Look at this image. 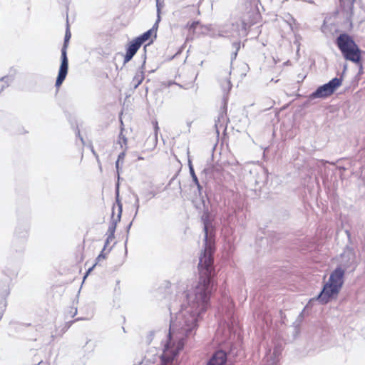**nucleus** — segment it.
I'll return each mask as SVG.
<instances>
[{
    "instance_id": "4468645a",
    "label": "nucleus",
    "mask_w": 365,
    "mask_h": 365,
    "mask_svg": "<svg viewBox=\"0 0 365 365\" xmlns=\"http://www.w3.org/2000/svg\"><path fill=\"white\" fill-rule=\"evenodd\" d=\"M227 123L226 111L222 110L220 112L217 119L215 120V126L217 132L219 133L220 129H225Z\"/></svg>"
},
{
    "instance_id": "dca6fc26",
    "label": "nucleus",
    "mask_w": 365,
    "mask_h": 365,
    "mask_svg": "<svg viewBox=\"0 0 365 365\" xmlns=\"http://www.w3.org/2000/svg\"><path fill=\"white\" fill-rule=\"evenodd\" d=\"M106 258V254H104V253H103V252H101V253L98 256V257L96 258V263H95L92 267H91L88 269V271H87V272H86V275L84 276V279H86V277L90 274V272L93 270V268H94L97 264H98L101 260H103V259H105Z\"/></svg>"
},
{
    "instance_id": "e433bc0d",
    "label": "nucleus",
    "mask_w": 365,
    "mask_h": 365,
    "mask_svg": "<svg viewBox=\"0 0 365 365\" xmlns=\"http://www.w3.org/2000/svg\"><path fill=\"white\" fill-rule=\"evenodd\" d=\"M224 101H225V104L226 103L225 101H226V98L225 97H224Z\"/></svg>"
},
{
    "instance_id": "f03ea898",
    "label": "nucleus",
    "mask_w": 365,
    "mask_h": 365,
    "mask_svg": "<svg viewBox=\"0 0 365 365\" xmlns=\"http://www.w3.org/2000/svg\"><path fill=\"white\" fill-rule=\"evenodd\" d=\"M336 44L346 60L356 63L360 71L363 69L361 61L362 51L351 36L346 33L341 34L336 38Z\"/></svg>"
},
{
    "instance_id": "6ab92c4d",
    "label": "nucleus",
    "mask_w": 365,
    "mask_h": 365,
    "mask_svg": "<svg viewBox=\"0 0 365 365\" xmlns=\"http://www.w3.org/2000/svg\"><path fill=\"white\" fill-rule=\"evenodd\" d=\"M13 78L10 76H4L1 78V81L4 82V85L1 86L0 92H1L5 88L9 86V83L12 81Z\"/></svg>"
},
{
    "instance_id": "bb28decb",
    "label": "nucleus",
    "mask_w": 365,
    "mask_h": 365,
    "mask_svg": "<svg viewBox=\"0 0 365 365\" xmlns=\"http://www.w3.org/2000/svg\"><path fill=\"white\" fill-rule=\"evenodd\" d=\"M91 152L94 155V156L96 157V160H97V162L100 165V168H101V162H100V160H99V157L98 155V154L96 153L94 148L93 146H91Z\"/></svg>"
},
{
    "instance_id": "473e14b6",
    "label": "nucleus",
    "mask_w": 365,
    "mask_h": 365,
    "mask_svg": "<svg viewBox=\"0 0 365 365\" xmlns=\"http://www.w3.org/2000/svg\"><path fill=\"white\" fill-rule=\"evenodd\" d=\"M119 163H120V161H118L117 160V161L115 162V168H116V170H117V172L118 173V169H119ZM118 175L119 176V174L118 173Z\"/></svg>"
},
{
    "instance_id": "f704fd0d",
    "label": "nucleus",
    "mask_w": 365,
    "mask_h": 365,
    "mask_svg": "<svg viewBox=\"0 0 365 365\" xmlns=\"http://www.w3.org/2000/svg\"><path fill=\"white\" fill-rule=\"evenodd\" d=\"M187 125H188L189 127H190V125H191V122H188V123H187Z\"/></svg>"
},
{
    "instance_id": "39448f33",
    "label": "nucleus",
    "mask_w": 365,
    "mask_h": 365,
    "mask_svg": "<svg viewBox=\"0 0 365 365\" xmlns=\"http://www.w3.org/2000/svg\"><path fill=\"white\" fill-rule=\"evenodd\" d=\"M342 83V78H334L327 83L319 86L314 92L310 96V99L314 98H324L330 96L336 89L339 87Z\"/></svg>"
},
{
    "instance_id": "a211bd4d",
    "label": "nucleus",
    "mask_w": 365,
    "mask_h": 365,
    "mask_svg": "<svg viewBox=\"0 0 365 365\" xmlns=\"http://www.w3.org/2000/svg\"><path fill=\"white\" fill-rule=\"evenodd\" d=\"M232 47L235 48V51L232 53V56H231L232 60L235 59L237 56V53L240 48V41L233 42Z\"/></svg>"
},
{
    "instance_id": "72a5a7b5",
    "label": "nucleus",
    "mask_w": 365,
    "mask_h": 365,
    "mask_svg": "<svg viewBox=\"0 0 365 365\" xmlns=\"http://www.w3.org/2000/svg\"><path fill=\"white\" fill-rule=\"evenodd\" d=\"M210 168H205L203 170H202V173H207V170H209Z\"/></svg>"
},
{
    "instance_id": "412c9836",
    "label": "nucleus",
    "mask_w": 365,
    "mask_h": 365,
    "mask_svg": "<svg viewBox=\"0 0 365 365\" xmlns=\"http://www.w3.org/2000/svg\"><path fill=\"white\" fill-rule=\"evenodd\" d=\"M118 143L120 144L121 148H123V145H126V144H127V138L123 134L122 132H120L119 134Z\"/></svg>"
},
{
    "instance_id": "f257e3e1",
    "label": "nucleus",
    "mask_w": 365,
    "mask_h": 365,
    "mask_svg": "<svg viewBox=\"0 0 365 365\" xmlns=\"http://www.w3.org/2000/svg\"><path fill=\"white\" fill-rule=\"evenodd\" d=\"M200 278L193 292L188 294L189 305L183 312L184 324L182 329L186 335L191 334L197 327V322L202 313L207 311L212 291V274L213 256L212 252H202L198 264Z\"/></svg>"
},
{
    "instance_id": "f8f14e48",
    "label": "nucleus",
    "mask_w": 365,
    "mask_h": 365,
    "mask_svg": "<svg viewBox=\"0 0 365 365\" xmlns=\"http://www.w3.org/2000/svg\"><path fill=\"white\" fill-rule=\"evenodd\" d=\"M141 44L135 38L133 41L130 42V44L128 46L126 50V54L124 57L123 63H126L130 61L134 55L136 53Z\"/></svg>"
},
{
    "instance_id": "2eb2a0df",
    "label": "nucleus",
    "mask_w": 365,
    "mask_h": 365,
    "mask_svg": "<svg viewBox=\"0 0 365 365\" xmlns=\"http://www.w3.org/2000/svg\"><path fill=\"white\" fill-rule=\"evenodd\" d=\"M153 29H150L143 34L142 35L135 38V39L142 45L144 42L148 40L152 34Z\"/></svg>"
},
{
    "instance_id": "6e6552de",
    "label": "nucleus",
    "mask_w": 365,
    "mask_h": 365,
    "mask_svg": "<svg viewBox=\"0 0 365 365\" xmlns=\"http://www.w3.org/2000/svg\"><path fill=\"white\" fill-rule=\"evenodd\" d=\"M146 46H144V53L142 55L143 58V63L140 66V68L137 71L135 75L132 79L131 85L133 86L134 89H136L139 85L143 82V81L145 78L144 75V69H145V64L146 61Z\"/></svg>"
},
{
    "instance_id": "9b49d317",
    "label": "nucleus",
    "mask_w": 365,
    "mask_h": 365,
    "mask_svg": "<svg viewBox=\"0 0 365 365\" xmlns=\"http://www.w3.org/2000/svg\"><path fill=\"white\" fill-rule=\"evenodd\" d=\"M227 362V354L224 351H216L207 365H225Z\"/></svg>"
},
{
    "instance_id": "b1692460",
    "label": "nucleus",
    "mask_w": 365,
    "mask_h": 365,
    "mask_svg": "<svg viewBox=\"0 0 365 365\" xmlns=\"http://www.w3.org/2000/svg\"><path fill=\"white\" fill-rule=\"evenodd\" d=\"M198 24H199V22H198V21H193V22H192L191 24H189V23H188V24H187V27H188V28H189V30H190V31H191V30L194 31V30L195 29V28H196L197 25H198Z\"/></svg>"
},
{
    "instance_id": "a878e982",
    "label": "nucleus",
    "mask_w": 365,
    "mask_h": 365,
    "mask_svg": "<svg viewBox=\"0 0 365 365\" xmlns=\"http://www.w3.org/2000/svg\"><path fill=\"white\" fill-rule=\"evenodd\" d=\"M145 196L148 198V200H149L155 196V192L153 191H148L145 194Z\"/></svg>"
},
{
    "instance_id": "20e7f679",
    "label": "nucleus",
    "mask_w": 365,
    "mask_h": 365,
    "mask_svg": "<svg viewBox=\"0 0 365 365\" xmlns=\"http://www.w3.org/2000/svg\"><path fill=\"white\" fill-rule=\"evenodd\" d=\"M71 34L69 30V24L68 21L67 20L66 24V31L64 37V42L63 47L61 48V63L58 71V74L56 78V86L58 87L60 86L63 81L65 80L67 73H68V58H67V47L68 44V41L71 38Z\"/></svg>"
},
{
    "instance_id": "1a4fd4ad",
    "label": "nucleus",
    "mask_w": 365,
    "mask_h": 365,
    "mask_svg": "<svg viewBox=\"0 0 365 365\" xmlns=\"http://www.w3.org/2000/svg\"><path fill=\"white\" fill-rule=\"evenodd\" d=\"M231 72L228 69L223 70L220 72L219 76V81L221 86V88L224 92V93L227 94L230 89L232 88V84L230 80V75Z\"/></svg>"
},
{
    "instance_id": "7ed1b4c3",
    "label": "nucleus",
    "mask_w": 365,
    "mask_h": 365,
    "mask_svg": "<svg viewBox=\"0 0 365 365\" xmlns=\"http://www.w3.org/2000/svg\"><path fill=\"white\" fill-rule=\"evenodd\" d=\"M344 273L345 270L340 267H336L331 273L328 282L325 283L322 291L318 296V299L322 304H327L337 297L344 284Z\"/></svg>"
},
{
    "instance_id": "9d476101",
    "label": "nucleus",
    "mask_w": 365,
    "mask_h": 365,
    "mask_svg": "<svg viewBox=\"0 0 365 365\" xmlns=\"http://www.w3.org/2000/svg\"><path fill=\"white\" fill-rule=\"evenodd\" d=\"M178 353V349L173 350L166 346L163 354L161 356L162 364L161 365H173V361Z\"/></svg>"
},
{
    "instance_id": "ddd939ff",
    "label": "nucleus",
    "mask_w": 365,
    "mask_h": 365,
    "mask_svg": "<svg viewBox=\"0 0 365 365\" xmlns=\"http://www.w3.org/2000/svg\"><path fill=\"white\" fill-rule=\"evenodd\" d=\"M356 0H340V6L346 19L353 15L354 5Z\"/></svg>"
},
{
    "instance_id": "5701e85b",
    "label": "nucleus",
    "mask_w": 365,
    "mask_h": 365,
    "mask_svg": "<svg viewBox=\"0 0 365 365\" xmlns=\"http://www.w3.org/2000/svg\"><path fill=\"white\" fill-rule=\"evenodd\" d=\"M134 197H135V204H134V206L135 207V215H136L138 214V210H139V207H140V205H139V197L138 196L137 194H133Z\"/></svg>"
},
{
    "instance_id": "0eeeda50",
    "label": "nucleus",
    "mask_w": 365,
    "mask_h": 365,
    "mask_svg": "<svg viewBox=\"0 0 365 365\" xmlns=\"http://www.w3.org/2000/svg\"><path fill=\"white\" fill-rule=\"evenodd\" d=\"M115 199H116V202H117V205H118V215H117L116 217H115L114 212L113 211L112 217H111L112 221H111L110 225L109 226V228H108V231L111 233V235H113L115 230L116 224L118 222H119L120 220V217H121V215H122V204L119 199V184L118 183L116 184V187H115Z\"/></svg>"
},
{
    "instance_id": "4be33fe9",
    "label": "nucleus",
    "mask_w": 365,
    "mask_h": 365,
    "mask_svg": "<svg viewBox=\"0 0 365 365\" xmlns=\"http://www.w3.org/2000/svg\"><path fill=\"white\" fill-rule=\"evenodd\" d=\"M165 0H156L157 14H160L161 9L164 6Z\"/></svg>"
},
{
    "instance_id": "423d86ee",
    "label": "nucleus",
    "mask_w": 365,
    "mask_h": 365,
    "mask_svg": "<svg viewBox=\"0 0 365 365\" xmlns=\"http://www.w3.org/2000/svg\"><path fill=\"white\" fill-rule=\"evenodd\" d=\"M202 220L203 221L204 225V232H205V247L203 251H213V244L214 241L212 239V237L211 235V232H210L209 230L211 227V222L207 219V216L203 215L202 217Z\"/></svg>"
},
{
    "instance_id": "7c9ffc66",
    "label": "nucleus",
    "mask_w": 365,
    "mask_h": 365,
    "mask_svg": "<svg viewBox=\"0 0 365 365\" xmlns=\"http://www.w3.org/2000/svg\"><path fill=\"white\" fill-rule=\"evenodd\" d=\"M113 237H110V236L108 237V239L106 240V242L105 243V245H104V246H103V247L101 251H105L106 250L107 244L108 243V241H109V239H113Z\"/></svg>"
},
{
    "instance_id": "393cba45",
    "label": "nucleus",
    "mask_w": 365,
    "mask_h": 365,
    "mask_svg": "<svg viewBox=\"0 0 365 365\" xmlns=\"http://www.w3.org/2000/svg\"><path fill=\"white\" fill-rule=\"evenodd\" d=\"M271 242L273 243L279 239V235L277 233H272L269 236Z\"/></svg>"
},
{
    "instance_id": "c85d7f7f",
    "label": "nucleus",
    "mask_w": 365,
    "mask_h": 365,
    "mask_svg": "<svg viewBox=\"0 0 365 365\" xmlns=\"http://www.w3.org/2000/svg\"><path fill=\"white\" fill-rule=\"evenodd\" d=\"M160 21V14H158V19H157V21L155 23V24L153 25V28L151 29H153V31L155 29H157L158 28V23L159 21Z\"/></svg>"
},
{
    "instance_id": "2f4dec72",
    "label": "nucleus",
    "mask_w": 365,
    "mask_h": 365,
    "mask_svg": "<svg viewBox=\"0 0 365 365\" xmlns=\"http://www.w3.org/2000/svg\"><path fill=\"white\" fill-rule=\"evenodd\" d=\"M76 135L79 137L80 140H81V142L83 143V138L81 136V134H80V130L78 128L76 129Z\"/></svg>"
},
{
    "instance_id": "c9c22d12",
    "label": "nucleus",
    "mask_w": 365,
    "mask_h": 365,
    "mask_svg": "<svg viewBox=\"0 0 365 365\" xmlns=\"http://www.w3.org/2000/svg\"><path fill=\"white\" fill-rule=\"evenodd\" d=\"M138 160H143V157H138Z\"/></svg>"
},
{
    "instance_id": "aec40b11",
    "label": "nucleus",
    "mask_w": 365,
    "mask_h": 365,
    "mask_svg": "<svg viewBox=\"0 0 365 365\" xmlns=\"http://www.w3.org/2000/svg\"><path fill=\"white\" fill-rule=\"evenodd\" d=\"M159 127L157 122L154 123V137L153 138V141L154 144V147L156 146L158 143V133Z\"/></svg>"
},
{
    "instance_id": "cd10ccee",
    "label": "nucleus",
    "mask_w": 365,
    "mask_h": 365,
    "mask_svg": "<svg viewBox=\"0 0 365 365\" xmlns=\"http://www.w3.org/2000/svg\"><path fill=\"white\" fill-rule=\"evenodd\" d=\"M125 150H123V151H122V152L118 155V161L123 160V159H124V158H125Z\"/></svg>"
},
{
    "instance_id": "c756f323",
    "label": "nucleus",
    "mask_w": 365,
    "mask_h": 365,
    "mask_svg": "<svg viewBox=\"0 0 365 365\" xmlns=\"http://www.w3.org/2000/svg\"><path fill=\"white\" fill-rule=\"evenodd\" d=\"M195 185L197 186V190H198V192L199 194L200 195L201 194V191L202 190V187L201 186V185L200 184V182H198L197 183H195Z\"/></svg>"
},
{
    "instance_id": "f3484780",
    "label": "nucleus",
    "mask_w": 365,
    "mask_h": 365,
    "mask_svg": "<svg viewBox=\"0 0 365 365\" xmlns=\"http://www.w3.org/2000/svg\"><path fill=\"white\" fill-rule=\"evenodd\" d=\"M188 165H189V170H190V175L192 177V181L194 183H197L199 182L198 180V178L195 173V170H194V168H193V166L192 165V162L190 160H189L188 162Z\"/></svg>"
}]
</instances>
